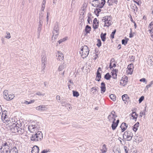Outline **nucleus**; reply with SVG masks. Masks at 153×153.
I'll return each instance as SVG.
<instances>
[{"label":"nucleus","mask_w":153,"mask_h":153,"mask_svg":"<svg viewBox=\"0 0 153 153\" xmlns=\"http://www.w3.org/2000/svg\"><path fill=\"white\" fill-rule=\"evenodd\" d=\"M14 123H12V125L10 126V131L13 133H18L19 134H21L24 131L22 128V125L19 121L16 122L14 121Z\"/></svg>","instance_id":"nucleus-1"},{"label":"nucleus","mask_w":153,"mask_h":153,"mask_svg":"<svg viewBox=\"0 0 153 153\" xmlns=\"http://www.w3.org/2000/svg\"><path fill=\"white\" fill-rule=\"evenodd\" d=\"M30 138L31 140L33 141H40L43 138L42 134L41 132L38 131L35 134H32Z\"/></svg>","instance_id":"nucleus-2"},{"label":"nucleus","mask_w":153,"mask_h":153,"mask_svg":"<svg viewBox=\"0 0 153 153\" xmlns=\"http://www.w3.org/2000/svg\"><path fill=\"white\" fill-rule=\"evenodd\" d=\"M89 50L87 46L85 45L82 47L80 53L81 54V56L83 58H85L88 56Z\"/></svg>","instance_id":"nucleus-3"},{"label":"nucleus","mask_w":153,"mask_h":153,"mask_svg":"<svg viewBox=\"0 0 153 153\" xmlns=\"http://www.w3.org/2000/svg\"><path fill=\"white\" fill-rule=\"evenodd\" d=\"M111 16H107L103 17L102 21L103 22H104V27H108L111 25Z\"/></svg>","instance_id":"nucleus-4"},{"label":"nucleus","mask_w":153,"mask_h":153,"mask_svg":"<svg viewBox=\"0 0 153 153\" xmlns=\"http://www.w3.org/2000/svg\"><path fill=\"white\" fill-rule=\"evenodd\" d=\"M39 128V126L37 123L34 124H30L28 126V130L31 133H33L34 132H36Z\"/></svg>","instance_id":"nucleus-5"},{"label":"nucleus","mask_w":153,"mask_h":153,"mask_svg":"<svg viewBox=\"0 0 153 153\" xmlns=\"http://www.w3.org/2000/svg\"><path fill=\"white\" fill-rule=\"evenodd\" d=\"M133 136V133L130 131H126L123 134V138L125 139H127V140L130 141L131 140L132 137Z\"/></svg>","instance_id":"nucleus-6"},{"label":"nucleus","mask_w":153,"mask_h":153,"mask_svg":"<svg viewBox=\"0 0 153 153\" xmlns=\"http://www.w3.org/2000/svg\"><path fill=\"white\" fill-rule=\"evenodd\" d=\"M0 149L1 152L3 153H9L10 151L9 146L6 143L3 144L2 146H1Z\"/></svg>","instance_id":"nucleus-7"},{"label":"nucleus","mask_w":153,"mask_h":153,"mask_svg":"<svg viewBox=\"0 0 153 153\" xmlns=\"http://www.w3.org/2000/svg\"><path fill=\"white\" fill-rule=\"evenodd\" d=\"M42 70H44L45 69V65L47 63L46 56L45 54H42Z\"/></svg>","instance_id":"nucleus-8"},{"label":"nucleus","mask_w":153,"mask_h":153,"mask_svg":"<svg viewBox=\"0 0 153 153\" xmlns=\"http://www.w3.org/2000/svg\"><path fill=\"white\" fill-rule=\"evenodd\" d=\"M115 114V112L112 111L108 115V119L110 122H113V121H115V118L117 117V116Z\"/></svg>","instance_id":"nucleus-9"},{"label":"nucleus","mask_w":153,"mask_h":153,"mask_svg":"<svg viewBox=\"0 0 153 153\" xmlns=\"http://www.w3.org/2000/svg\"><path fill=\"white\" fill-rule=\"evenodd\" d=\"M59 24L57 22L55 24L54 27L53 28V35L52 36V40H53V38L54 36V34L56 33H59Z\"/></svg>","instance_id":"nucleus-10"},{"label":"nucleus","mask_w":153,"mask_h":153,"mask_svg":"<svg viewBox=\"0 0 153 153\" xmlns=\"http://www.w3.org/2000/svg\"><path fill=\"white\" fill-rule=\"evenodd\" d=\"M93 1H97V3H94V4L93 3H91V5L94 7H100V8H102L104 6H102V5L100 4V3L99 2V0H93Z\"/></svg>","instance_id":"nucleus-11"},{"label":"nucleus","mask_w":153,"mask_h":153,"mask_svg":"<svg viewBox=\"0 0 153 153\" xmlns=\"http://www.w3.org/2000/svg\"><path fill=\"white\" fill-rule=\"evenodd\" d=\"M39 147L36 146H34L32 148V153H39Z\"/></svg>","instance_id":"nucleus-12"},{"label":"nucleus","mask_w":153,"mask_h":153,"mask_svg":"<svg viewBox=\"0 0 153 153\" xmlns=\"http://www.w3.org/2000/svg\"><path fill=\"white\" fill-rule=\"evenodd\" d=\"M127 78V77H126L122 79L120 82V84L123 86H125L126 85L128 82Z\"/></svg>","instance_id":"nucleus-13"},{"label":"nucleus","mask_w":153,"mask_h":153,"mask_svg":"<svg viewBox=\"0 0 153 153\" xmlns=\"http://www.w3.org/2000/svg\"><path fill=\"white\" fill-rule=\"evenodd\" d=\"M104 82H102L101 83V93L102 94L104 93L105 91L106 88Z\"/></svg>","instance_id":"nucleus-14"},{"label":"nucleus","mask_w":153,"mask_h":153,"mask_svg":"<svg viewBox=\"0 0 153 153\" xmlns=\"http://www.w3.org/2000/svg\"><path fill=\"white\" fill-rule=\"evenodd\" d=\"M117 0H108L107 3L109 6H111L113 5L114 4H117Z\"/></svg>","instance_id":"nucleus-15"},{"label":"nucleus","mask_w":153,"mask_h":153,"mask_svg":"<svg viewBox=\"0 0 153 153\" xmlns=\"http://www.w3.org/2000/svg\"><path fill=\"white\" fill-rule=\"evenodd\" d=\"M5 111H4L3 112L1 116V119L4 122H5L4 121L6 122L8 120L7 118L6 117L7 116V115L5 114L6 113L4 114V112H5Z\"/></svg>","instance_id":"nucleus-16"},{"label":"nucleus","mask_w":153,"mask_h":153,"mask_svg":"<svg viewBox=\"0 0 153 153\" xmlns=\"http://www.w3.org/2000/svg\"><path fill=\"white\" fill-rule=\"evenodd\" d=\"M122 99L124 102L125 103H126V102L129 99V97L128 96L127 94H125L122 96Z\"/></svg>","instance_id":"nucleus-17"},{"label":"nucleus","mask_w":153,"mask_h":153,"mask_svg":"<svg viewBox=\"0 0 153 153\" xmlns=\"http://www.w3.org/2000/svg\"><path fill=\"white\" fill-rule=\"evenodd\" d=\"M100 150L102 153H105L107 151L106 145L105 144L103 145L102 148L100 149Z\"/></svg>","instance_id":"nucleus-18"},{"label":"nucleus","mask_w":153,"mask_h":153,"mask_svg":"<svg viewBox=\"0 0 153 153\" xmlns=\"http://www.w3.org/2000/svg\"><path fill=\"white\" fill-rule=\"evenodd\" d=\"M57 55H58V57L57 59L58 60L61 61L63 60L64 59L63 55L60 52H58L57 53Z\"/></svg>","instance_id":"nucleus-19"},{"label":"nucleus","mask_w":153,"mask_h":153,"mask_svg":"<svg viewBox=\"0 0 153 153\" xmlns=\"http://www.w3.org/2000/svg\"><path fill=\"white\" fill-rule=\"evenodd\" d=\"M101 78V75L100 73L99 72V70H97V73L96 78V80L99 82Z\"/></svg>","instance_id":"nucleus-20"},{"label":"nucleus","mask_w":153,"mask_h":153,"mask_svg":"<svg viewBox=\"0 0 153 153\" xmlns=\"http://www.w3.org/2000/svg\"><path fill=\"white\" fill-rule=\"evenodd\" d=\"M9 153H18V150L16 147H13L10 149Z\"/></svg>","instance_id":"nucleus-21"},{"label":"nucleus","mask_w":153,"mask_h":153,"mask_svg":"<svg viewBox=\"0 0 153 153\" xmlns=\"http://www.w3.org/2000/svg\"><path fill=\"white\" fill-rule=\"evenodd\" d=\"M15 96L13 94H9L7 96V97H6V100L7 101H10L12 100L14 97Z\"/></svg>","instance_id":"nucleus-22"},{"label":"nucleus","mask_w":153,"mask_h":153,"mask_svg":"<svg viewBox=\"0 0 153 153\" xmlns=\"http://www.w3.org/2000/svg\"><path fill=\"white\" fill-rule=\"evenodd\" d=\"M36 109L39 111H44L45 110V108L44 106L40 105L36 107Z\"/></svg>","instance_id":"nucleus-23"},{"label":"nucleus","mask_w":153,"mask_h":153,"mask_svg":"<svg viewBox=\"0 0 153 153\" xmlns=\"http://www.w3.org/2000/svg\"><path fill=\"white\" fill-rule=\"evenodd\" d=\"M97 87H95L92 88L90 90V91L92 92L93 94H96V92L97 91Z\"/></svg>","instance_id":"nucleus-24"},{"label":"nucleus","mask_w":153,"mask_h":153,"mask_svg":"<svg viewBox=\"0 0 153 153\" xmlns=\"http://www.w3.org/2000/svg\"><path fill=\"white\" fill-rule=\"evenodd\" d=\"M139 126V123L137 122L136 123L133 127V129L134 131H136L137 130V128Z\"/></svg>","instance_id":"nucleus-25"},{"label":"nucleus","mask_w":153,"mask_h":153,"mask_svg":"<svg viewBox=\"0 0 153 153\" xmlns=\"http://www.w3.org/2000/svg\"><path fill=\"white\" fill-rule=\"evenodd\" d=\"M111 125V128L113 130H115L118 126L117 124H116L114 121H113Z\"/></svg>","instance_id":"nucleus-26"},{"label":"nucleus","mask_w":153,"mask_h":153,"mask_svg":"<svg viewBox=\"0 0 153 153\" xmlns=\"http://www.w3.org/2000/svg\"><path fill=\"white\" fill-rule=\"evenodd\" d=\"M101 8H100V7H97L96 10H95L94 11V13L97 15V16H99V13L100 12H101Z\"/></svg>","instance_id":"nucleus-27"},{"label":"nucleus","mask_w":153,"mask_h":153,"mask_svg":"<svg viewBox=\"0 0 153 153\" xmlns=\"http://www.w3.org/2000/svg\"><path fill=\"white\" fill-rule=\"evenodd\" d=\"M91 27L88 25H87L85 28V31L86 33H89L91 30Z\"/></svg>","instance_id":"nucleus-28"},{"label":"nucleus","mask_w":153,"mask_h":153,"mask_svg":"<svg viewBox=\"0 0 153 153\" xmlns=\"http://www.w3.org/2000/svg\"><path fill=\"white\" fill-rule=\"evenodd\" d=\"M106 35V33H102L101 34L100 37L101 39H102V40L103 42H104L105 41V39H106L105 36Z\"/></svg>","instance_id":"nucleus-29"},{"label":"nucleus","mask_w":153,"mask_h":153,"mask_svg":"<svg viewBox=\"0 0 153 153\" xmlns=\"http://www.w3.org/2000/svg\"><path fill=\"white\" fill-rule=\"evenodd\" d=\"M138 114L135 112H133L131 115V117H133V119H135L136 120Z\"/></svg>","instance_id":"nucleus-30"},{"label":"nucleus","mask_w":153,"mask_h":153,"mask_svg":"<svg viewBox=\"0 0 153 153\" xmlns=\"http://www.w3.org/2000/svg\"><path fill=\"white\" fill-rule=\"evenodd\" d=\"M3 95L4 98L6 99V97L8 95V91L7 90H5L3 92Z\"/></svg>","instance_id":"nucleus-31"},{"label":"nucleus","mask_w":153,"mask_h":153,"mask_svg":"<svg viewBox=\"0 0 153 153\" xmlns=\"http://www.w3.org/2000/svg\"><path fill=\"white\" fill-rule=\"evenodd\" d=\"M129 40L128 38H126L125 39H123L122 40V43L123 45H126L128 41Z\"/></svg>","instance_id":"nucleus-32"},{"label":"nucleus","mask_w":153,"mask_h":153,"mask_svg":"<svg viewBox=\"0 0 153 153\" xmlns=\"http://www.w3.org/2000/svg\"><path fill=\"white\" fill-rule=\"evenodd\" d=\"M111 77L109 73H107L104 76V78L107 80H109Z\"/></svg>","instance_id":"nucleus-33"},{"label":"nucleus","mask_w":153,"mask_h":153,"mask_svg":"<svg viewBox=\"0 0 153 153\" xmlns=\"http://www.w3.org/2000/svg\"><path fill=\"white\" fill-rule=\"evenodd\" d=\"M110 98L113 101H114L116 100V96L114 94H111L109 96Z\"/></svg>","instance_id":"nucleus-34"},{"label":"nucleus","mask_w":153,"mask_h":153,"mask_svg":"<svg viewBox=\"0 0 153 153\" xmlns=\"http://www.w3.org/2000/svg\"><path fill=\"white\" fill-rule=\"evenodd\" d=\"M99 21H98V22H97V23L93 24V27L94 30L98 28V27L99 26Z\"/></svg>","instance_id":"nucleus-35"},{"label":"nucleus","mask_w":153,"mask_h":153,"mask_svg":"<svg viewBox=\"0 0 153 153\" xmlns=\"http://www.w3.org/2000/svg\"><path fill=\"white\" fill-rule=\"evenodd\" d=\"M133 67V65L132 64H130L128 65V70H129L130 72H132L133 71V70L132 68Z\"/></svg>","instance_id":"nucleus-36"},{"label":"nucleus","mask_w":153,"mask_h":153,"mask_svg":"<svg viewBox=\"0 0 153 153\" xmlns=\"http://www.w3.org/2000/svg\"><path fill=\"white\" fill-rule=\"evenodd\" d=\"M73 95L74 97H78L79 96V94L78 92L76 91H73Z\"/></svg>","instance_id":"nucleus-37"},{"label":"nucleus","mask_w":153,"mask_h":153,"mask_svg":"<svg viewBox=\"0 0 153 153\" xmlns=\"http://www.w3.org/2000/svg\"><path fill=\"white\" fill-rule=\"evenodd\" d=\"M147 62L149 65L151 66L153 65V61L152 59H149L147 61Z\"/></svg>","instance_id":"nucleus-38"},{"label":"nucleus","mask_w":153,"mask_h":153,"mask_svg":"<svg viewBox=\"0 0 153 153\" xmlns=\"http://www.w3.org/2000/svg\"><path fill=\"white\" fill-rule=\"evenodd\" d=\"M116 31V29H114V30L112 32L110 35V37L111 38L113 39L114 38V35L115 34Z\"/></svg>","instance_id":"nucleus-39"},{"label":"nucleus","mask_w":153,"mask_h":153,"mask_svg":"<svg viewBox=\"0 0 153 153\" xmlns=\"http://www.w3.org/2000/svg\"><path fill=\"white\" fill-rule=\"evenodd\" d=\"M97 45L98 47H100L101 46V40L98 39H97Z\"/></svg>","instance_id":"nucleus-40"},{"label":"nucleus","mask_w":153,"mask_h":153,"mask_svg":"<svg viewBox=\"0 0 153 153\" xmlns=\"http://www.w3.org/2000/svg\"><path fill=\"white\" fill-rule=\"evenodd\" d=\"M50 151L51 150L49 149H45L41 152V153H47L48 152H50Z\"/></svg>","instance_id":"nucleus-41"},{"label":"nucleus","mask_w":153,"mask_h":153,"mask_svg":"<svg viewBox=\"0 0 153 153\" xmlns=\"http://www.w3.org/2000/svg\"><path fill=\"white\" fill-rule=\"evenodd\" d=\"M6 33L7 34V35L5 36V38L7 39H9L10 38L11 36L10 33L9 32H7Z\"/></svg>","instance_id":"nucleus-42"},{"label":"nucleus","mask_w":153,"mask_h":153,"mask_svg":"<svg viewBox=\"0 0 153 153\" xmlns=\"http://www.w3.org/2000/svg\"><path fill=\"white\" fill-rule=\"evenodd\" d=\"M59 35V33H56L55 34H54V36L53 38V40H52V41H54L55 40L57 39Z\"/></svg>","instance_id":"nucleus-43"},{"label":"nucleus","mask_w":153,"mask_h":153,"mask_svg":"<svg viewBox=\"0 0 153 153\" xmlns=\"http://www.w3.org/2000/svg\"><path fill=\"white\" fill-rule=\"evenodd\" d=\"M41 30V25H39V26L38 29V32L39 34H40Z\"/></svg>","instance_id":"nucleus-44"},{"label":"nucleus","mask_w":153,"mask_h":153,"mask_svg":"<svg viewBox=\"0 0 153 153\" xmlns=\"http://www.w3.org/2000/svg\"><path fill=\"white\" fill-rule=\"evenodd\" d=\"M144 97L142 96L140 97L139 100V103H140L144 99Z\"/></svg>","instance_id":"nucleus-45"},{"label":"nucleus","mask_w":153,"mask_h":153,"mask_svg":"<svg viewBox=\"0 0 153 153\" xmlns=\"http://www.w3.org/2000/svg\"><path fill=\"white\" fill-rule=\"evenodd\" d=\"M133 1L138 5H140L141 4V2H140V0H133Z\"/></svg>","instance_id":"nucleus-46"},{"label":"nucleus","mask_w":153,"mask_h":153,"mask_svg":"<svg viewBox=\"0 0 153 153\" xmlns=\"http://www.w3.org/2000/svg\"><path fill=\"white\" fill-rule=\"evenodd\" d=\"M123 148L125 150V153H128V150H129V149L127 148V147L126 146H123Z\"/></svg>","instance_id":"nucleus-47"},{"label":"nucleus","mask_w":153,"mask_h":153,"mask_svg":"<svg viewBox=\"0 0 153 153\" xmlns=\"http://www.w3.org/2000/svg\"><path fill=\"white\" fill-rule=\"evenodd\" d=\"M114 73H115V76H117V73H118V70L117 69H113V71H112Z\"/></svg>","instance_id":"nucleus-48"},{"label":"nucleus","mask_w":153,"mask_h":153,"mask_svg":"<svg viewBox=\"0 0 153 153\" xmlns=\"http://www.w3.org/2000/svg\"><path fill=\"white\" fill-rule=\"evenodd\" d=\"M136 140H137L139 142H141L143 140V139L141 137H140L139 138L137 136L136 138H135Z\"/></svg>","instance_id":"nucleus-49"},{"label":"nucleus","mask_w":153,"mask_h":153,"mask_svg":"<svg viewBox=\"0 0 153 153\" xmlns=\"http://www.w3.org/2000/svg\"><path fill=\"white\" fill-rule=\"evenodd\" d=\"M36 94L39 96H44L45 95V94H42L40 92H38L36 93Z\"/></svg>","instance_id":"nucleus-50"},{"label":"nucleus","mask_w":153,"mask_h":153,"mask_svg":"<svg viewBox=\"0 0 153 153\" xmlns=\"http://www.w3.org/2000/svg\"><path fill=\"white\" fill-rule=\"evenodd\" d=\"M150 29H153V22H151L149 25Z\"/></svg>","instance_id":"nucleus-51"},{"label":"nucleus","mask_w":153,"mask_h":153,"mask_svg":"<svg viewBox=\"0 0 153 153\" xmlns=\"http://www.w3.org/2000/svg\"><path fill=\"white\" fill-rule=\"evenodd\" d=\"M111 75L113 76V78L114 79H116L117 78V76H115V73L112 71L111 73Z\"/></svg>","instance_id":"nucleus-52"},{"label":"nucleus","mask_w":153,"mask_h":153,"mask_svg":"<svg viewBox=\"0 0 153 153\" xmlns=\"http://www.w3.org/2000/svg\"><path fill=\"white\" fill-rule=\"evenodd\" d=\"M66 40V39L65 38H64L62 39H61L60 40H59L58 41V42L59 43V44H60L62 42H63L64 41Z\"/></svg>","instance_id":"nucleus-53"},{"label":"nucleus","mask_w":153,"mask_h":153,"mask_svg":"<svg viewBox=\"0 0 153 153\" xmlns=\"http://www.w3.org/2000/svg\"><path fill=\"white\" fill-rule=\"evenodd\" d=\"M140 82H146V84L147 83V82L146 81V79L145 78H143L141 79H140Z\"/></svg>","instance_id":"nucleus-54"},{"label":"nucleus","mask_w":153,"mask_h":153,"mask_svg":"<svg viewBox=\"0 0 153 153\" xmlns=\"http://www.w3.org/2000/svg\"><path fill=\"white\" fill-rule=\"evenodd\" d=\"M76 3V1L75 0H72L71 2V7H73V6H74V4Z\"/></svg>","instance_id":"nucleus-55"},{"label":"nucleus","mask_w":153,"mask_h":153,"mask_svg":"<svg viewBox=\"0 0 153 153\" xmlns=\"http://www.w3.org/2000/svg\"><path fill=\"white\" fill-rule=\"evenodd\" d=\"M105 3V0H101V2L100 4L101 5H102V6H104Z\"/></svg>","instance_id":"nucleus-56"},{"label":"nucleus","mask_w":153,"mask_h":153,"mask_svg":"<svg viewBox=\"0 0 153 153\" xmlns=\"http://www.w3.org/2000/svg\"><path fill=\"white\" fill-rule=\"evenodd\" d=\"M120 127L121 128V130H122V131L123 132L124 131L126 130V129L127 128L126 127H125L124 128H123V126L122 127H121V126H120Z\"/></svg>","instance_id":"nucleus-57"},{"label":"nucleus","mask_w":153,"mask_h":153,"mask_svg":"<svg viewBox=\"0 0 153 153\" xmlns=\"http://www.w3.org/2000/svg\"><path fill=\"white\" fill-rule=\"evenodd\" d=\"M123 126H124L127 128L128 127V125L125 123H123L121 124V127Z\"/></svg>","instance_id":"nucleus-58"},{"label":"nucleus","mask_w":153,"mask_h":153,"mask_svg":"<svg viewBox=\"0 0 153 153\" xmlns=\"http://www.w3.org/2000/svg\"><path fill=\"white\" fill-rule=\"evenodd\" d=\"M67 104V103L66 102H62V106H64L65 107L67 106L66 105V104Z\"/></svg>","instance_id":"nucleus-59"},{"label":"nucleus","mask_w":153,"mask_h":153,"mask_svg":"<svg viewBox=\"0 0 153 153\" xmlns=\"http://www.w3.org/2000/svg\"><path fill=\"white\" fill-rule=\"evenodd\" d=\"M98 21L97 20V19L96 18H95L93 21V23H97V22H98Z\"/></svg>","instance_id":"nucleus-60"},{"label":"nucleus","mask_w":153,"mask_h":153,"mask_svg":"<svg viewBox=\"0 0 153 153\" xmlns=\"http://www.w3.org/2000/svg\"><path fill=\"white\" fill-rule=\"evenodd\" d=\"M63 68V66L62 65L60 66L58 68V70L59 71H61L62 70V69Z\"/></svg>","instance_id":"nucleus-61"},{"label":"nucleus","mask_w":153,"mask_h":153,"mask_svg":"<svg viewBox=\"0 0 153 153\" xmlns=\"http://www.w3.org/2000/svg\"><path fill=\"white\" fill-rule=\"evenodd\" d=\"M45 6L42 5V8H41V10L42 11H44V10L45 8Z\"/></svg>","instance_id":"nucleus-62"},{"label":"nucleus","mask_w":153,"mask_h":153,"mask_svg":"<svg viewBox=\"0 0 153 153\" xmlns=\"http://www.w3.org/2000/svg\"><path fill=\"white\" fill-rule=\"evenodd\" d=\"M25 103L26 104H30V101L28 102L27 101H25Z\"/></svg>","instance_id":"nucleus-63"},{"label":"nucleus","mask_w":153,"mask_h":153,"mask_svg":"<svg viewBox=\"0 0 153 153\" xmlns=\"http://www.w3.org/2000/svg\"><path fill=\"white\" fill-rule=\"evenodd\" d=\"M57 100H60V97L59 95H57L56 97Z\"/></svg>","instance_id":"nucleus-64"}]
</instances>
